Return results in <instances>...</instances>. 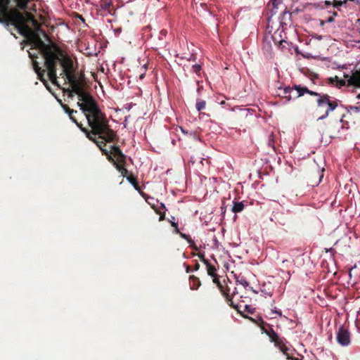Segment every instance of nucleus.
<instances>
[{
	"label": "nucleus",
	"instance_id": "1",
	"mask_svg": "<svg viewBox=\"0 0 360 360\" xmlns=\"http://www.w3.org/2000/svg\"><path fill=\"white\" fill-rule=\"evenodd\" d=\"M34 45L44 58V68H42L35 60L37 58L35 53L29 51L34 70L39 79L48 88L47 81L44 77L45 72H47V76L51 83L59 86L57 80L56 67L60 64L63 68L60 76L64 78L65 81H68L71 86L68 96L72 98L74 94L77 95L79 99L77 105L86 116L89 125L93 129V134H101L100 137L105 138L107 141L112 140L114 133L109 127L108 121L93 96L86 90L82 81L75 74L73 61L70 57L56 44H46L39 38L34 41Z\"/></svg>",
	"mask_w": 360,
	"mask_h": 360
},
{
	"label": "nucleus",
	"instance_id": "2",
	"mask_svg": "<svg viewBox=\"0 0 360 360\" xmlns=\"http://www.w3.org/2000/svg\"><path fill=\"white\" fill-rule=\"evenodd\" d=\"M16 6L22 10L27 8L29 0H14ZM11 0H0V22L11 23L15 25L18 32L28 37L32 34L31 27L28 23H32L34 27L37 26V21L29 13L24 15L22 13L15 8H11L8 11V6Z\"/></svg>",
	"mask_w": 360,
	"mask_h": 360
},
{
	"label": "nucleus",
	"instance_id": "3",
	"mask_svg": "<svg viewBox=\"0 0 360 360\" xmlns=\"http://www.w3.org/2000/svg\"><path fill=\"white\" fill-rule=\"evenodd\" d=\"M114 133V136L110 141H107L106 139L100 137L101 134H93L94 130L92 129L91 133H88L87 137L96 143L98 147L102 150L103 153L106 155L108 158V155H113V157L116 159V161L118 162H124L125 160V155L122 153L121 150L115 146H110V150L108 151L105 149L103 147L105 146V143L113 142L116 138V132L111 129Z\"/></svg>",
	"mask_w": 360,
	"mask_h": 360
},
{
	"label": "nucleus",
	"instance_id": "4",
	"mask_svg": "<svg viewBox=\"0 0 360 360\" xmlns=\"http://www.w3.org/2000/svg\"><path fill=\"white\" fill-rule=\"evenodd\" d=\"M339 101L328 94H323L316 100L317 108L316 115L317 120H324L328 117L330 112L335 110L338 106Z\"/></svg>",
	"mask_w": 360,
	"mask_h": 360
},
{
	"label": "nucleus",
	"instance_id": "5",
	"mask_svg": "<svg viewBox=\"0 0 360 360\" xmlns=\"http://www.w3.org/2000/svg\"><path fill=\"white\" fill-rule=\"evenodd\" d=\"M329 81L331 84H334L336 82V85L339 86L347 85L360 87V70L352 72L351 75L345 74L344 79H339L338 76L330 77Z\"/></svg>",
	"mask_w": 360,
	"mask_h": 360
},
{
	"label": "nucleus",
	"instance_id": "6",
	"mask_svg": "<svg viewBox=\"0 0 360 360\" xmlns=\"http://www.w3.org/2000/svg\"><path fill=\"white\" fill-rule=\"evenodd\" d=\"M212 277L213 283L217 284V287L219 288L221 292H222L223 295L226 298L227 302H229V305L231 306L233 308L236 309L238 312H241V309L244 307L246 310H248V312L252 313V311L250 310V307L248 304H243L242 303L235 304L233 299L236 297L235 292H233L232 297H230L228 292H226L224 290V287L221 285V283L219 281V278L218 275H215Z\"/></svg>",
	"mask_w": 360,
	"mask_h": 360
},
{
	"label": "nucleus",
	"instance_id": "7",
	"mask_svg": "<svg viewBox=\"0 0 360 360\" xmlns=\"http://www.w3.org/2000/svg\"><path fill=\"white\" fill-rule=\"evenodd\" d=\"M336 338L338 342L343 347L348 346L350 344V333L343 326L338 329Z\"/></svg>",
	"mask_w": 360,
	"mask_h": 360
},
{
	"label": "nucleus",
	"instance_id": "8",
	"mask_svg": "<svg viewBox=\"0 0 360 360\" xmlns=\"http://www.w3.org/2000/svg\"><path fill=\"white\" fill-rule=\"evenodd\" d=\"M278 96L285 98L287 101H290L292 98H294V89L289 86H286L284 87H280L277 91Z\"/></svg>",
	"mask_w": 360,
	"mask_h": 360
},
{
	"label": "nucleus",
	"instance_id": "9",
	"mask_svg": "<svg viewBox=\"0 0 360 360\" xmlns=\"http://www.w3.org/2000/svg\"><path fill=\"white\" fill-rule=\"evenodd\" d=\"M275 346L278 347L284 355L286 356L287 359H291V354H292V349L286 346L283 339L281 341H279L277 344H276Z\"/></svg>",
	"mask_w": 360,
	"mask_h": 360
},
{
	"label": "nucleus",
	"instance_id": "10",
	"mask_svg": "<svg viewBox=\"0 0 360 360\" xmlns=\"http://www.w3.org/2000/svg\"><path fill=\"white\" fill-rule=\"evenodd\" d=\"M265 333L269 336L271 342L274 343V345L282 340L272 328L266 330Z\"/></svg>",
	"mask_w": 360,
	"mask_h": 360
},
{
	"label": "nucleus",
	"instance_id": "11",
	"mask_svg": "<svg viewBox=\"0 0 360 360\" xmlns=\"http://www.w3.org/2000/svg\"><path fill=\"white\" fill-rule=\"evenodd\" d=\"M199 257H202L203 259V261L206 264L207 271L208 275H210V276H214L215 275H217V269H216V268L213 265L210 264L207 260H205L204 259L202 255H199Z\"/></svg>",
	"mask_w": 360,
	"mask_h": 360
},
{
	"label": "nucleus",
	"instance_id": "12",
	"mask_svg": "<svg viewBox=\"0 0 360 360\" xmlns=\"http://www.w3.org/2000/svg\"><path fill=\"white\" fill-rule=\"evenodd\" d=\"M293 89L297 91L294 94V98H299L308 91V89L307 87H302L300 85H295Z\"/></svg>",
	"mask_w": 360,
	"mask_h": 360
},
{
	"label": "nucleus",
	"instance_id": "13",
	"mask_svg": "<svg viewBox=\"0 0 360 360\" xmlns=\"http://www.w3.org/2000/svg\"><path fill=\"white\" fill-rule=\"evenodd\" d=\"M244 207H245V205H244L243 202L233 201L231 210L234 213H238V212H242L243 210Z\"/></svg>",
	"mask_w": 360,
	"mask_h": 360
},
{
	"label": "nucleus",
	"instance_id": "14",
	"mask_svg": "<svg viewBox=\"0 0 360 360\" xmlns=\"http://www.w3.org/2000/svg\"><path fill=\"white\" fill-rule=\"evenodd\" d=\"M200 285V281L198 278L191 276H190V288L191 290H197Z\"/></svg>",
	"mask_w": 360,
	"mask_h": 360
},
{
	"label": "nucleus",
	"instance_id": "15",
	"mask_svg": "<svg viewBox=\"0 0 360 360\" xmlns=\"http://www.w3.org/2000/svg\"><path fill=\"white\" fill-rule=\"evenodd\" d=\"M236 283L243 285L245 289L250 287L249 282L243 276H236Z\"/></svg>",
	"mask_w": 360,
	"mask_h": 360
},
{
	"label": "nucleus",
	"instance_id": "16",
	"mask_svg": "<svg viewBox=\"0 0 360 360\" xmlns=\"http://www.w3.org/2000/svg\"><path fill=\"white\" fill-rule=\"evenodd\" d=\"M101 8L102 10H103L104 11H106L109 13H110L111 11H110V8L112 6V2L111 1H103L101 4Z\"/></svg>",
	"mask_w": 360,
	"mask_h": 360
},
{
	"label": "nucleus",
	"instance_id": "17",
	"mask_svg": "<svg viewBox=\"0 0 360 360\" xmlns=\"http://www.w3.org/2000/svg\"><path fill=\"white\" fill-rule=\"evenodd\" d=\"M74 114H75V113H71V114H69V115H69L70 119L73 122H75V123L77 125V127H79V128H80L83 131H84V132L86 133V135L88 134V133H91V132H92V130H91V131H89L87 129H84V128H82V124H81L80 123H79V122L77 121L76 118H75V116H74Z\"/></svg>",
	"mask_w": 360,
	"mask_h": 360
},
{
	"label": "nucleus",
	"instance_id": "18",
	"mask_svg": "<svg viewBox=\"0 0 360 360\" xmlns=\"http://www.w3.org/2000/svg\"><path fill=\"white\" fill-rule=\"evenodd\" d=\"M206 102L203 100L198 99L195 104V108L198 111H201L205 108Z\"/></svg>",
	"mask_w": 360,
	"mask_h": 360
},
{
	"label": "nucleus",
	"instance_id": "19",
	"mask_svg": "<svg viewBox=\"0 0 360 360\" xmlns=\"http://www.w3.org/2000/svg\"><path fill=\"white\" fill-rule=\"evenodd\" d=\"M358 98H360V94H359L357 96ZM347 110L348 112H360V103H358L357 105H349L347 107Z\"/></svg>",
	"mask_w": 360,
	"mask_h": 360
},
{
	"label": "nucleus",
	"instance_id": "20",
	"mask_svg": "<svg viewBox=\"0 0 360 360\" xmlns=\"http://www.w3.org/2000/svg\"><path fill=\"white\" fill-rule=\"evenodd\" d=\"M108 160L112 162L116 167L117 169L120 172L123 169V166L121 165L122 162H117L112 157L108 155Z\"/></svg>",
	"mask_w": 360,
	"mask_h": 360
},
{
	"label": "nucleus",
	"instance_id": "21",
	"mask_svg": "<svg viewBox=\"0 0 360 360\" xmlns=\"http://www.w3.org/2000/svg\"><path fill=\"white\" fill-rule=\"evenodd\" d=\"M62 108L65 110L66 113L71 114V113H77V110H74L72 109H70L67 105L62 104Z\"/></svg>",
	"mask_w": 360,
	"mask_h": 360
},
{
	"label": "nucleus",
	"instance_id": "22",
	"mask_svg": "<svg viewBox=\"0 0 360 360\" xmlns=\"http://www.w3.org/2000/svg\"><path fill=\"white\" fill-rule=\"evenodd\" d=\"M347 2L346 0L342 1H336V0H333V7L335 8H339L340 6H342V4H345Z\"/></svg>",
	"mask_w": 360,
	"mask_h": 360
},
{
	"label": "nucleus",
	"instance_id": "23",
	"mask_svg": "<svg viewBox=\"0 0 360 360\" xmlns=\"http://www.w3.org/2000/svg\"><path fill=\"white\" fill-rule=\"evenodd\" d=\"M191 70L193 72L198 74L201 70V66L198 64L193 65Z\"/></svg>",
	"mask_w": 360,
	"mask_h": 360
},
{
	"label": "nucleus",
	"instance_id": "24",
	"mask_svg": "<svg viewBox=\"0 0 360 360\" xmlns=\"http://www.w3.org/2000/svg\"><path fill=\"white\" fill-rule=\"evenodd\" d=\"M171 222V225L175 228V231L176 233H179V228H178V223L175 222L174 221V217H172V220L170 221Z\"/></svg>",
	"mask_w": 360,
	"mask_h": 360
},
{
	"label": "nucleus",
	"instance_id": "25",
	"mask_svg": "<svg viewBox=\"0 0 360 360\" xmlns=\"http://www.w3.org/2000/svg\"><path fill=\"white\" fill-rule=\"evenodd\" d=\"M282 2V0H271V3L273 5L274 8H276L278 4Z\"/></svg>",
	"mask_w": 360,
	"mask_h": 360
},
{
	"label": "nucleus",
	"instance_id": "26",
	"mask_svg": "<svg viewBox=\"0 0 360 360\" xmlns=\"http://www.w3.org/2000/svg\"><path fill=\"white\" fill-rule=\"evenodd\" d=\"M306 94H309L311 96H316L318 98H319V96H323V94H319L317 92L310 91L309 89H308V91L306 92Z\"/></svg>",
	"mask_w": 360,
	"mask_h": 360
},
{
	"label": "nucleus",
	"instance_id": "27",
	"mask_svg": "<svg viewBox=\"0 0 360 360\" xmlns=\"http://www.w3.org/2000/svg\"><path fill=\"white\" fill-rule=\"evenodd\" d=\"M155 211L158 214H160V219H159L160 221H162L163 219H165V212L162 213L160 210H155Z\"/></svg>",
	"mask_w": 360,
	"mask_h": 360
},
{
	"label": "nucleus",
	"instance_id": "28",
	"mask_svg": "<svg viewBox=\"0 0 360 360\" xmlns=\"http://www.w3.org/2000/svg\"><path fill=\"white\" fill-rule=\"evenodd\" d=\"M180 235L183 238L186 239L189 243L192 241L189 236L185 233H180Z\"/></svg>",
	"mask_w": 360,
	"mask_h": 360
},
{
	"label": "nucleus",
	"instance_id": "29",
	"mask_svg": "<svg viewBox=\"0 0 360 360\" xmlns=\"http://www.w3.org/2000/svg\"><path fill=\"white\" fill-rule=\"evenodd\" d=\"M121 173V174L123 176H125L128 172L127 169H125L124 167H123V169L120 172Z\"/></svg>",
	"mask_w": 360,
	"mask_h": 360
},
{
	"label": "nucleus",
	"instance_id": "30",
	"mask_svg": "<svg viewBox=\"0 0 360 360\" xmlns=\"http://www.w3.org/2000/svg\"><path fill=\"white\" fill-rule=\"evenodd\" d=\"M273 312H274V313H275V314H278V316H281V315H282L281 311H278V310H276V309L273 310Z\"/></svg>",
	"mask_w": 360,
	"mask_h": 360
},
{
	"label": "nucleus",
	"instance_id": "31",
	"mask_svg": "<svg viewBox=\"0 0 360 360\" xmlns=\"http://www.w3.org/2000/svg\"><path fill=\"white\" fill-rule=\"evenodd\" d=\"M333 20H334L333 17H329V18L327 19L326 22H333Z\"/></svg>",
	"mask_w": 360,
	"mask_h": 360
},
{
	"label": "nucleus",
	"instance_id": "32",
	"mask_svg": "<svg viewBox=\"0 0 360 360\" xmlns=\"http://www.w3.org/2000/svg\"><path fill=\"white\" fill-rule=\"evenodd\" d=\"M292 359V360H300L299 358H297V357H292V356H291V359Z\"/></svg>",
	"mask_w": 360,
	"mask_h": 360
},
{
	"label": "nucleus",
	"instance_id": "33",
	"mask_svg": "<svg viewBox=\"0 0 360 360\" xmlns=\"http://www.w3.org/2000/svg\"><path fill=\"white\" fill-rule=\"evenodd\" d=\"M144 75H144V73L141 74V75H140V76H139V78H140L141 79H142L144 77Z\"/></svg>",
	"mask_w": 360,
	"mask_h": 360
},
{
	"label": "nucleus",
	"instance_id": "34",
	"mask_svg": "<svg viewBox=\"0 0 360 360\" xmlns=\"http://www.w3.org/2000/svg\"><path fill=\"white\" fill-rule=\"evenodd\" d=\"M288 262H289V261L287 259H285L283 261V264L288 263Z\"/></svg>",
	"mask_w": 360,
	"mask_h": 360
},
{
	"label": "nucleus",
	"instance_id": "35",
	"mask_svg": "<svg viewBox=\"0 0 360 360\" xmlns=\"http://www.w3.org/2000/svg\"><path fill=\"white\" fill-rule=\"evenodd\" d=\"M326 5H330V4H331V3H330V1H326Z\"/></svg>",
	"mask_w": 360,
	"mask_h": 360
},
{
	"label": "nucleus",
	"instance_id": "36",
	"mask_svg": "<svg viewBox=\"0 0 360 360\" xmlns=\"http://www.w3.org/2000/svg\"><path fill=\"white\" fill-rule=\"evenodd\" d=\"M160 207H161L162 209H165V205H164L163 204H161V205H160Z\"/></svg>",
	"mask_w": 360,
	"mask_h": 360
},
{
	"label": "nucleus",
	"instance_id": "37",
	"mask_svg": "<svg viewBox=\"0 0 360 360\" xmlns=\"http://www.w3.org/2000/svg\"><path fill=\"white\" fill-rule=\"evenodd\" d=\"M318 39L321 40L322 39V36H319L316 37Z\"/></svg>",
	"mask_w": 360,
	"mask_h": 360
},
{
	"label": "nucleus",
	"instance_id": "38",
	"mask_svg": "<svg viewBox=\"0 0 360 360\" xmlns=\"http://www.w3.org/2000/svg\"><path fill=\"white\" fill-rule=\"evenodd\" d=\"M324 25V22L323 21H321V25Z\"/></svg>",
	"mask_w": 360,
	"mask_h": 360
},
{
	"label": "nucleus",
	"instance_id": "39",
	"mask_svg": "<svg viewBox=\"0 0 360 360\" xmlns=\"http://www.w3.org/2000/svg\"><path fill=\"white\" fill-rule=\"evenodd\" d=\"M161 33H162V34H165V32L164 30H162V31H161Z\"/></svg>",
	"mask_w": 360,
	"mask_h": 360
},
{
	"label": "nucleus",
	"instance_id": "40",
	"mask_svg": "<svg viewBox=\"0 0 360 360\" xmlns=\"http://www.w3.org/2000/svg\"><path fill=\"white\" fill-rule=\"evenodd\" d=\"M267 295H268L269 296H271V295H272V294H271V292H269Z\"/></svg>",
	"mask_w": 360,
	"mask_h": 360
},
{
	"label": "nucleus",
	"instance_id": "41",
	"mask_svg": "<svg viewBox=\"0 0 360 360\" xmlns=\"http://www.w3.org/2000/svg\"><path fill=\"white\" fill-rule=\"evenodd\" d=\"M198 267H199V265H198V264H197V265L195 266V268H196V269H198Z\"/></svg>",
	"mask_w": 360,
	"mask_h": 360
},
{
	"label": "nucleus",
	"instance_id": "42",
	"mask_svg": "<svg viewBox=\"0 0 360 360\" xmlns=\"http://www.w3.org/2000/svg\"><path fill=\"white\" fill-rule=\"evenodd\" d=\"M186 271H187V272H188V271H189V267H187Z\"/></svg>",
	"mask_w": 360,
	"mask_h": 360
},
{
	"label": "nucleus",
	"instance_id": "43",
	"mask_svg": "<svg viewBox=\"0 0 360 360\" xmlns=\"http://www.w3.org/2000/svg\"><path fill=\"white\" fill-rule=\"evenodd\" d=\"M181 131H182L184 133H185V130H184L182 128H181Z\"/></svg>",
	"mask_w": 360,
	"mask_h": 360
}]
</instances>
